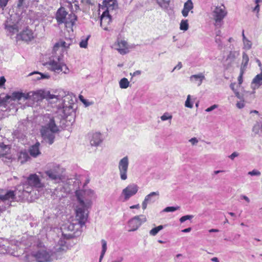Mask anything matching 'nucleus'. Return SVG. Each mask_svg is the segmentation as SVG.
<instances>
[{
    "label": "nucleus",
    "mask_w": 262,
    "mask_h": 262,
    "mask_svg": "<svg viewBox=\"0 0 262 262\" xmlns=\"http://www.w3.org/2000/svg\"><path fill=\"white\" fill-rule=\"evenodd\" d=\"M172 118V115L171 113L168 112L164 113L161 117L160 119L162 121H165L168 120L169 122L171 123V121Z\"/></svg>",
    "instance_id": "473e14b6"
},
{
    "label": "nucleus",
    "mask_w": 262,
    "mask_h": 262,
    "mask_svg": "<svg viewBox=\"0 0 262 262\" xmlns=\"http://www.w3.org/2000/svg\"><path fill=\"white\" fill-rule=\"evenodd\" d=\"M239 155V154L237 152V151L233 152L232 154H231L230 156H228L229 158H230L231 160H234V159L238 157Z\"/></svg>",
    "instance_id": "de8ad7c7"
},
{
    "label": "nucleus",
    "mask_w": 262,
    "mask_h": 262,
    "mask_svg": "<svg viewBox=\"0 0 262 262\" xmlns=\"http://www.w3.org/2000/svg\"><path fill=\"white\" fill-rule=\"evenodd\" d=\"M256 4L257 5L255 6V7L254 8L253 11H257V12H258L259 11V6L258 4Z\"/></svg>",
    "instance_id": "0e129e2a"
},
{
    "label": "nucleus",
    "mask_w": 262,
    "mask_h": 262,
    "mask_svg": "<svg viewBox=\"0 0 262 262\" xmlns=\"http://www.w3.org/2000/svg\"><path fill=\"white\" fill-rule=\"evenodd\" d=\"M46 93H47L48 94L46 95L47 96H46V97H45V99H52L55 98L56 99H58L57 98L58 96L51 94L49 91H46Z\"/></svg>",
    "instance_id": "a18cd8bd"
},
{
    "label": "nucleus",
    "mask_w": 262,
    "mask_h": 262,
    "mask_svg": "<svg viewBox=\"0 0 262 262\" xmlns=\"http://www.w3.org/2000/svg\"><path fill=\"white\" fill-rule=\"evenodd\" d=\"M158 5L163 8H166L169 6L170 0H156Z\"/></svg>",
    "instance_id": "e433bc0d"
},
{
    "label": "nucleus",
    "mask_w": 262,
    "mask_h": 262,
    "mask_svg": "<svg viewBox=\"0 0 262 262\" xmlns=\"http://www.w3.org/2000/svg\"><path fill=\"white\" fill-rule=\"evenodd\" d=\"M72 42V39L66 38L59 40L54 45L53 49L54 55L52 56V58L47 63L50 70L57 74L62 72L67 74L69 73L70 70L64 63L62 58L63 53L67 52Z\"/></svg>",
    "instance_id": "f257e3e1"
},
{
    "label": "nucleus",
    "mask_w": 262,
    "mask_h": 262,
    "mask_svg": "<svg viewBox=\"0 0 262 262\" xmlns=\"http://www.w3.org/2000/svg\"><path fill=\"white\" fill-rule=\"evenodd\" d=\"M77 204L76 206L75 213L86 215L88 217V209L92 204L93 198L96 195L94 190L92 189L78 190L75 191Z\"/></svg>",
    "instance_id": "f03ea898"
},
{
    "label": "nucleus",
    "mask_w": 262,
    "mask_h": 262,
    "mask_svg": "<svg viewBox=\"0 0 262 262\" xmlns=\"http://www.w3.org/2000/svg\"><path fill=\"white\" fill-rule=\"evenodd\" d=\"M248 174L250 176H260V172L259 171L254 169L248 172Z\"/></svg>",
    "instance_id": "49530a36"
},
{
    "label": "nucleus",
    "mask_w": 262,
    "mask_h": 262,
    "mask_svg": "<svg viewBox=\"0 0 262 262\" xmlns=\"http://www.w3.org/2000/svg\"><path fill=\"white\" fill-rule=\"evenodd\" d=\"M182 66L181 62H179L178 64L173 68L172 72L176 69L180 70L182 68Z\"/></svg>",
    "instance_id": "13d9d810"
},
{
    "label": "nucleus",
    "mask_w": 262,
    "mask_h": 262,
    "mask_svg": "<svg viewBox=\"0 0 262 262\" xmlns=\"http://www.w3.org/2000/svg\"><path fill=\"white\" fill-rule=\"evenodd\" d=\"M130 209H139L140 208V205L137 204L135 205H133L129 207Z\"/></svg>",
    "instance_id": "680f3d73"
},
{
    "label": "nucleus",
    "mask_w": 262,
    "mask_h": 262,
    "mask_svg": "<svg viewBox=\"0 0 262 262\" xmlns=\"http://www.w3.org/2000/svg\"><path fill=\"white\" fill-rule=\"evenodd\" d=\"M46 124L41 126L40 132L43 140L49 144L53 143L55 134L59 131L58 126L56 124L54 118L48 116L46 117Z\"/></svg>",
    "instance_id": "7ed1b4c3"
},
{
    "label": "nucleus",
    "mask_w": 262,
    "mask_h": 262,
    "mask_svg": "<svg viewBox=\"0 0 262 262\" xmlns=\"http://www.w3.org/2000/svg\"><path fill=\"white\" fill-rule=\"evenodd\" d=\"M189 28L188 21L187 19H182L180 24V29L183 31H187Z\"/></svg>",
    "instance_id": "7c9ffc66"
},
{
    "label": "nucleus",
    "mask_w": 262,
    "mask_h": 262,
    "mask_svg": "<svg viewBox=\"0 0 262 262\" xmlns=\"http://www.w3.org/2000/svg\"><path fill=\"white\" fill-rule=\"evenodd\" d=\"M139 187L135 184H131L124 188L121 193L120 197L122 198L123 201H127L132 196L135 195L138 192Z\"/></svg>",
    "instance_id": "6e6552de"
},
{
    "label": "nucleus",
    "mask_w": 262,
    "mask_h": 262,
    "mask_svg": "<svg viewBox=\"0 0 262 262\" xmlns=\"http://www.w3.org/2000/svg\"><path fill=\"white\" fill-rule=\"evenodd\" d=\"M236 106L238 108H242L245 106L244 100V99L241 100V101H238L236 103Z\"/></svg>",
    "instance_id": "09e8293b"
},
{
    "label": "nucleus",
    "mask_w": 262,
    "mask_h": 262,
    "mask_svg": "<svg viewBox=\"0 0 262 262\" xmlns=\"http://www.w3.org/2000/svg\"><path fill=\"white\" fill-rule=\"evenodd\" d=\"M159 195V191L152 192L146 195L142 204L143 209L145 210L147 208L148 203L154 202L155 201V198L158 197Z\"/></svg>",
    "instance_id": "f3484780"
},
{
    "label": "nucleus",
    "mask_w": 262,
    "mask_h": 262,
    "mask_svg": "<svg viewBox=\"0 0 262 262\" xmlns=\"http://www.w3.org/2000/svg\"><path fill=\"white\" fill-rule=\"evenodd\" d=\"M123 259V257H120L118 258L117 259H116L114 261H113L112 262H122Z\"/></svg>",
    "instance_id": "338daca9"
},
{
    "label": "nucleus",
    "mask_w": 262,
    "mask_h": 262,
    "mask_svg": "<svg viewBox=\"0 0 262 262\" xmlns=\"http://www.w3.org/2000/svg\"><path fill=\"white\" fill-rule=\"evenodd\" d=\"M129 82L126 78H122L119 81V86L121 89H126L129 86Z\"/></svg>",
    "instance_id": "72a5a7b5"
},
{
    "label": "nucleus",
    "mask_w": 262,
    "mask_h": 262,
    "mask_svg": "<svg viewBox=\"0 0 262 262\" xmlns=\"http://www.w3.org/2000/svg\"><path fill=\"white\" fill-rule=\"evenodd\" d=\"M88 217L86 215L76 213L75 219L73 220L71 222L64 226V228L68 231L76 232L80 231L81 228L85 225Z\"/></svg>",
    "instance_id": "39448f33"
},
{
    "label": "nucleus",
    "mask_w": 262,
    "mask_h": 262,
    "mask_svg": "<svg viewBox=\"0 0 262 262\" xmlns=\"http://www.w3.org/2000/svg\"><path fill=\"white\" fill-rule=\"evenodd\" d=\"M14 192L15 196L17 195L20 199H23L25 196L26 193L23 191L21 186H18Z\"/></svg>",
    "instance_id": "f704fd0d"
},
{
    "label": "nucleus",
    "mask_w": 262,
    "mask_h": 262,
    "mask_svg": "<svg viewBox=\"0 0 262 262\" xmlns=\"http://www.w3.org/2000/svg\"><path fill=\"white\" fill-rule=\"evenodd\" d=\"M29 94L28 93H23L21 92H14L11 95H7L3 98L0 97V104H4L8 102L9 99L11 100H20L21 99L24 100L28 99Z\"/></svg>",
    "instance_id": "f8f14e48"
},
{
    "label": "nucleus",
    "mask_w": 262,
    "mask_h": 262,
    "mask_svg": "<svg viewBox=\"0 0 262 262\" xmlns=\"http://www.w3.org/2000/svg\"><path fill=\"white\" fill-rule=\"evenodd\" d=\"M64 250V247H59L58 248H56L55 251L56 252H60Z\"/></svg>",
    "instance_id": "052dcab7"
},
{
    "label": "nucleus",
    "mask_w": 262,
    "mask_h": 262,
    "mask_svg": "<svg viewBox=\"0 0 262 262\" xmlns=\"http://www.w3.org/2000/svg\"><path fill=\"white\" fill-rule=\"evenodd\" d=\"M70 192V188L67 184H62L58 186L53 192L54 194L59 199L66 197Z\"/></svg>",
    "instance_id": "ddd939ff"
},
{
    "label": "nucleus",
    "mask_w": 262,
    "mask_h": 262,
    "mask_svg": "<svg viewBox=\"0 0 262 262\" xmlns=\"http://www.w3.org/2000/svg\"><path fill=\"white\" fill-rule=\"evenodd\" d=\"M243 49L249 50L252 48V43L251 40H249L245 35L244 31L242 33Z\"/></svg>",
    "instance_id": "bb28decb"
},
{
    "label": "nucleus",
    "mask_w": 262,
    "mask_h": 262,
    "mask_svg": "<svg viewBox=\"0 0 262 262\" xmlns=\"http://www.w3.org/2000/svg\"><path fill=\"white\" fill-rule=\"evenodd\" d=\"M29 159L28 155L26 152H20L19 156V160L21 163L26 162Z\"/></svg>",
    "instance_id": "4c0bfd02"
},
{
    "label": "nucleus",
    "mask_w": 262,
    "mask_h": 262,
    "mask_svg": "<svg viewBox=\"0 0 262 262\" xmlns=\"http://www.w3.org/2000/svg\"><path fill=\"white\" fill-rule=\"evenodd\" d=\"M243 57V59H242V65H241V70H243V71H245L247 67V64L249 62V57H248V55L245 52L243 53V57Z\"/></svg>",
    "instance_id": "c85d7f7f"
},
{
    "label": "nucleus",
    "mask_w": 262,
    "mask_h": 262,
    "mask_svg": "<svg viewBox=\"0 0 262 262\" xmlns=\"http://www.w3.org/2000/svg\"><path fill=\"white\" fill-rule=\"evenodd\" d=\"M38 74L40 75V77H37L36 78L37 80H40L41 79H49L50 78V76L48 74H43L38 72H34L30 74V75L33 74Z\"/></svg>",
    "instance_id": "58836bf2"
},
{
    "label": "nucleus",
    "mask_w": 262,
    "mask_h": 262,
    "mask_svg": "<svg viewBox=\"0 0 262 262\" xmlns=\"http://www.w3.org/2000/svg\"><path fill=\"white\" fill-rule=\"evenodd\" d=\"M241 198H243L244 200H245L247 202H248V203L250 202V200L247 196L242 195V196H241Z\"/></svg>",
    "instance_id": "e2e57ef3"
},
{
    "label": "nucleus",
    "mask_w": 262,
    "mask_h": 262,
    "mask_svg": "<svg viewBox=\"0 0 262 262\" xmlns=\"http://www.w3.org/2000/svg\"><path fill=\"white\" fill-rule=\"evenodd\" d=\"M180 208V206H176V207H174V206H170V207H166L163 211L164 212H174L176 210H179Z\"/></svg>",
    "instance_id": "79ce46f5"
},
{
    "label": "nucleus",
    "mask_w": 262,
    "mask_h": 262,
    "mask_svg": "<svg viewBox=\"0 0 262 262\" xmlns=\"http://www.w3.org/2000/svg\"><path fill=\"white\" fill-rule=\"evenodd\" d=\"M102 4V5L99 6L100 9H104L105 8L106 9L104 11H107L108 13L118 8L116 0H104Z\"/></svg>",
    "instance_id": "4468645a"
},
{
    "label": "nucleus",
    "mask_w": 262,
    "mask_h": 262,
    "mask_svg": "<svg viewBox=\"0 0 262 262\" xmlns=\"http://www.w3.org/2000/svg\"><path fill=\"white\" fill-rule=\"evenodd\" d=\"M27 182L33 187L42 188L44 184L41 182L39 177L36 174H31L27 178Z\"/></svg>",
    "instance_id": "2eb2a0df"
},
{
    "label": "nucleus",
    "mask_w": 262,
    "mask_h": 262,
    "mask_svg": "<svg viewBox=\"0 0 262 262\" xmlns=\"http://www.w3.org/2000/svg\"><path fill=\"white\" fill-rule=\"evenodd\" d=\"M30 255H26L25 256V259L24 260V261L25 262H29V258L30 257Z\"/></svg>",
    "instance_id": "774afa93"
},
{
    "label": "nucleus",
    "mask_w": 262,
    "mask_h": 262,
    "mask_svg": "<svg viewBox=\"0 0 262 262\" xmlns=\"http://www.w3.org/2000/svg\"><path fill=\"white\" fill-rule=\"evenodd\" d=\"M40 143H36L34 145L31 146L29 149V152L31 156L36 158L40 155L41 152L39 150Z\"/></svg>",
    "instance_id": "a878e982"
},
{
    "label": "nucleus",
    "mask_w": 262,
    "mask_h": 262,
    "mask_svg": "<svg viewBox=\"0 0 262 262\" xmlns=\"http://www.w3.org/2000/svg\"><path fill=\"white\" fill-rule=\"evenodd\" d=\"M101 242L102 244V250H101V254L100 255L99 262H101V260L103 259V258L105 254V252L106 251V250H107V242H106V241L105 240L102 239H101Z\"/></svg>",
    "instance_id": "cd10ccee"
},
{
    "label": "nucleus",
    "mask_w": 262,
    "mask_h": 262,
    "mask_svg": "<svg viewBox=\"0 0 262 262\" xmlns=\"http://www.w3.org/2000/svg\"><path fill=\"white\" fill-rule=\"evenodd\" d=\"M146 221V216L144 215H137L131 219L129 222V226L130 229L129 231H134L137 230L142 223Z\"/></svg>",
    "instance_id": "9b49d317"
},
{
    "label": "nucleus",
    "mask_w": 262,
    "mask_h": 262,
    "mask_svg": "<svg viewBox=\"0 0 262 262\" xmlns=\"http://www.w3.org/2000/svg\"><path fill=\"white\" fill-rule=\"evenodd\" d=\"M218 107V105L217 104H214L212 106H211L210 107L207 108L205 111L207 112H210L213 110H214V109Z\"/></svg>",
    "instance_id": "603ef678"
},
{
    "label": "nucleus",
    "mask_w": 262,
    "mask_h": 262,
    "mask_svg": "<svg viewBox=\"0 0 262 262\" xmlns=\"http://www.w3.org/2000/svg\"><path fill=\"white\" fill-rule=\"evenodd\" d=\"M193 216L192 215H187L183 216L182 217H181L180 219V222L181 223H183L185 221H186V220H191V219L193 218Z\"/></svg>",
    "instance_id": "c03bdc74"
},
{
    "label": "nucleus",
    "mask_w": 262,
    "mask_h": 262,
    "mask_svg": "<svg viewBox=\"0 0 262 262\" xmlns=\"http://www.w3.org/2000/svg\"><path fill=\"white\" fill-rule=\"evenodd\" d=\"M129 165V160L127 156L121 159L118 163V169L120 178L122 180H126L127 178V170Z\"/></svg>",
    "instance_id": "9d476101"
},
{
    "label": "nucleus",
    "mask_w": 262,
    "mask_h": 262,
    "mask_svg": "<svg viewBox=\"0 0 262 262\" xmlns=\"http://www.w3.org/2000/svg\"><path fill=\"white\" fill-rule=\"evenodd\" d=\"M6 28L10 32H14L17 31V26L16 25H9L8 23L5 25Z\"/></svg>",
    "instance_id": "a19ab883"
},
{
    "label": "nucleus",
    "mask_w": 262,
    "mask_h": 262,
    "mask_svg": "<svg viewBox=\"0 0 262 262\" xmlns=\"http://www.w3.org/2000/svg\"><path fill=\"white\" fill-rule=\"evenodd\" d=\"M64 169L59 164L50 163L47 165L45 173L49 179L55 182H59L63 179Z\"/></svg>",
    "instance_id": "20e7f679"
},
{
    "label": "nucleus",
    "mask_w": 262,
    "mask_h": 262,
    "mask_svg": "<svg viewBox=\"0 0 262 262\" xmlns=\"http://www.w3.org/2000/svg\"><path fill=\"white\" fill-rule=\"evenodd\" d=\"M191 230V228L190 227H189V228H186L185 229H183V230H182V232H189Z\"/></svg>",
    "instance_id": "69168bd1"
},
{
    "label": "nucleus",
    "mask_w": 262,
    "mask_h": 262,
    "mask_svg": "<svg viewBox=\"0 0 262 262\" xmlns=\"http://www.w3.org/2000/svg\"><path fill=\"white\" fill-rule=\"evenodd\" d=\"M191 96L188 95L187 97V99L185 103L186 107L191 108L193 107L192 104L190 102Z\"/></svg>",
    "instance_id": "37998d69"
},
{
    "label": "nucleus",
    "mask_w": 262,
    "mask_h": 262,
    "mask_svg": "<svg viewBox=\"0 0 262 262\" xmlns=\"http://www.w3.org/2000/svg\"><path fill=\"white\" fill-rule=\"evenodd\" d=\"M189 142H190L192 145H195L198 143L199 141L196 138L193 137L189 139Z\"/></svg>",
    "instance_id": "3c124183"
},
{
    "label": "nucleus",
    "mask_w": 262,
    "mask_h": 262,
    "mask_svg": "<svg viewBox=\"0 0 262 262\" xmlns=\"http://www.w3.org/2000/svg\"><path fill=\"white\" fill-rule=\"evenodd\" d=\"M9 150V148L3 143L0 142V158L4 157Z\"/></svg>",
    "instance_id": "c756f323"
},
{
    "label": "nucleus",
    "mask_w": 262,
    "mask_h": 262,
    "mask_svg": "<svg viewBox=\"0 0 262 262\" xmlns=\"http://www.w3.org/2000/svg\"><path fill=\"white\" fill-rule=\"evenodd\" d=\"M90 37V35H88L85 39H82L79 43V46L81 48H86L88 46V41Z\"/></svg>",
    "instance_id": "ea45409f"
},
{
    "label": "nucleus",
    "mask_w": 262,
    "mask_h": 262,
    "mask_svg": "<svg viewBox=\"0 0 262 262\" xmlns=\"http://www.w3.org/2000/svg\"><path fill=\"white\" fill-rule=\"evenodd\" d=\"M32 186L27 182V183L23 184L21 186V189L23 192H25L26 193H29L32 190Z\"/></svg>",
    "instance_id": "2f4dec72"
},
{
    "label": "nucleus",
    "mask_w": 262,
    "mask_h": 262,
    "mask_svg": "<svg viewBox=\"0 0 262 262\" xmlns=\"http://www.w3.org/2000/svg\"><path fill=\"white\" fill-rule=\"evenodd\" d=\"M163 229V226L162 225L158 226L150 230L149 234L152 236H155L160 230H162Z\"/></svg>",
    "instance_id": "c9c22d12"
},
{
    "label": "nucleus",
    "mask_w": 262,
    "mask_h": 262,
    "mask_svg": "<svg viewBox=\"0 0 262 262\" xmlns=\"http://www.w3.org/2000/svg\"><path fill=\"white\" fill-rule=\"evenodd\" d=\"M47 93H46V91L39 90L36 92H30L28 93L29 94V99H31L34 101L38 102L40 101L46 97Z\"/></svg>",
    "instance_id": "dca6fc26"
},
{
    "label": "nucleus",
    "mask_w": 262,
    "mask_h": 262,
    "mask_svg": "<svg viewBox=\"0 0 262 262\" xmlns=\"http://www.w3.org/2000/svg\"><path fill=\"white\" fill-rule=\"evenodd\" d=\"M193 8V4L191 0H187L184 5V7L182 10V15L186 17L188 15L189 11L193 13L192 9Z\"/></svg>",
    "instance_id": "4be33fe9"
},
{
    "label": "nucleus",
    "mask_w": 262,
    "mask_h": 262,
    "mask_svg": "<svg viewBox=\"0 0 262 262\" xmlns=\"http://www.w3.org/2000/svg\"><path fill=\"white\" fill-rule=\"evenodd\" d=\"M116 49L121 54H125L128 52L127 43L123 40H118L115 45Z\"/></svg>",
    "instance_id": "6ab92c4d"
},
{
    "label": "nucleus",
    "mask_w": 262,
    "mask_h": 262,
    "mask_svg": "<svg viewBox=\"0 0 262 262\" xmlns=\"http://www.w3.org/2000/svg\"><path fill=\"white\" fill-rule=\"evenodd\" d=\"M215 39L216 43H217L219 45H221L222 41L221 39V37L215 36Z\"/></svg>",
    "instance_id": "bf43d9fd"
},
{
    "label": "nucleus",
    "mask_w": 262,
    "mask_h": 262,
    "mask_svg": "<svg viewBox=\"0 0 262 262\" xmlns=\"http://www.w3.org/2000/svg\"><path fill=\"white\" fill-rule=\"evenodd\" d=\"M111 16L108 12L103 11L101 16L100 25L105 30H107V26L111 22Z\"/></svg>",
    "instance_id": "a211bd4d"
},
{
    "label": "nucleus",
    "mask_w": 262,
    "mask_h": 262,
    "mask_svg": "<svg viewBox=\"0 0 262 262\" xmlns=\"http://www.w3.org/2000/svg\"><path fill=\"white\" fill-rule=\"evenodd\" d=\"M14 197L15 194L14 191L0 190V199L3 201L13 200L14 199Z\"/></svg>",
    "instance_id": "5701e85b"
},
{
    "label": "nucleus",
    "mask_w": 262,
    "mask_h": 262,
    "mask_svg": "<svg viewBox=\"0 0 262 262\" xmlns=\"http://www.w3.org/2000/svg\"><path fill=\"white\" fill-rule=\"evenodd\" d=\"M102 141L101 134L99 133H93L90 139V143L92 146H97L99 145Z\"/></svg>",
    "instance_id": "b1692460"
},
{
    "label": "nucleus",
    "mask_w": 262,
    "mask_h": 262,
    "mask_svg": "<svg viewBox=\"0 0 262 262\" xmlns=\"http://www.w3.org/2000/svg\"><path fill=\"white\" fill-rule=\"evenodd\" d=\"M205 78L204 74L202 73L192 75L189 77L190 81L192 83L196 84L198 86H200L202 84V82Z\"/></svg>",
    "instance_id": "aec40b11"
},
{
    "label": "nucleus",
    "mask_w": 262,
    "mask_h": 262,
    "mask_svg": "<svg viewBox=\"0 0 262 262\" xmlns=\"http://www.w3.org/2000/svg\"><path fill=\"white\" fill-rule=\"evenodd\" d=\"M227 12L224 5L217 6L212 12V16L215 21V26H221V23L227 15Z\"/></svg>",
    "instance_id": "0eeeda50"
},
{
    "label": "nucleus",
    "mask_w": 262,
    "mask_h": 262,
    "mask_svg": "<svg viewBox=\"0 0 262 262\" xmlns=\"http://www.w3.org/2000/svg\"><path fill=\"white\" fill-rule=\"evenodd\" d=\"M6 82V79L4 77H0V87L2 86L3 85H4V84H5Z\"/></svg>",
    "instance_id": "4d7b16f0"
},
{
    "label": "nucleus",
    "mask_w": 262,
    "mask_h": 262,
    "mask_svg": "<svg viewBox=\"0 0 262 262\" xmlns=\"http://www.w3.org/2000/svg\"><path fill=\"white\" fill-rule=\"evenodd\" d=\"M20 36L23 40L26 41H31L34 38L33 32L31 30L28 28H26L23 30L20 33Z\"/></svg>",
    "instance_id": "412c9836"
},
{
    "label": "nucleus",
    "mask_w": 262,
    "mask_h": 262,
    "mask_svg": "<svg viewBox=\"0 0 262 262\" xmlns=\"http://www.w3.org/2000/svg\"><path fill=\"white\" fill-rule=\"evenodd\" d=\"M67 17V13L63 8L58 9L56 14V19L59 23H64L67 28L72 29V27L77 19V17L75 14L71 13L68 15V19H70V21L66 20L65 19Z\"/></svg>",
    "instance_id": "423d86ee"
},
{
    "label": "nucleus",
    "mask_w": 262,
    "mask_h": 262,
    "mask_svg": "<svg viewBox=\"0 0 262 262\" xmlns=\"http://www.w3.org/2000/svg\"><path fill=\"white\" fill-rule=\"evenodd\" d=\"M244 71L241 70L240 75L238 78V83L239 85L241 84L243 82L242 76L244 74Z\"/></svg>",
    "instance_id": "5fc2aeb1"
},
{
    "label": "nucleus",
    "mask_w": 262,
    "mask_h": 262,
    "mask_svg": "<svg viewBox=\"0 0 262 262\" xmlns=\"http://www.w3.org/2000/svg\"><path fill=\"white\" fill-rule=\"evenodd\" d=\"M79 98L80 101L83 102L86 106H89L90 105V103L88 102L85 99H84L82 95H80Z\"/></svg>",
    "instance_id": "8fccbe9b"
},
{
    "label": "nucleus",
    "mask_w": 262,
    "mask_h": 262,
    "mask_svg": "<svg viewBox=\"0 0 262 262\" xmlns=\"http://www.w3.org/2000/svg\"><path fill=\"white\" fill-rule=\"evenodd\" d=\"M234 93H235L236 97H237V98H238V99H239L241 100L244 99V95H241L239 93V92H237L236 91H234Z\"/></svg>",
    "instance_id": "6e6d98bb"
},
{
    "label": "nucleus",
    "mask_w": 262,
    "mask_h": 262,
    "mask_svg": "<svg viewBox=\"0 0 262 262\" xmlns=\"http://www.w3.org/2000/svg\"><path fill=\"white\" fill-rule=\"evenodd\" d=\"M32 256L37 262H50L52 260V253L45 249H40L32 253Z\"/></svg>",
    "instance_id": "1a4fd4ad"
},
{
    "label": "nucleus",
    "mask_w": 262,
    "mask_h": 262,
    "mask_svg": "<svg viewBox=\"0 0 262 262\" xmlns=\"http://www.w3.org/2000/svg\"><path fill=\"white\" fill-rule=\"evenodd\" d=\"M9 0H0V6L2 8H4L7 5Z\"/></svg>",
    "instance_id": "864d4df0"
},
{
    "label": "nucleus",
    "mask_w": 262,
    "mask_h": 262,
    "mask_svg": "<svg viewBox=\"0 0 262 262\" xmlns=\"http://www.w3.org/2000/svg\"><path fill=\"white\" fill-rule=\"evenodd\" d=\"M262 85V73L257 75L253 79L251 88L254 91Z\"/></svg>",
    "instance_id": "393cba45"
}]
</instances>
